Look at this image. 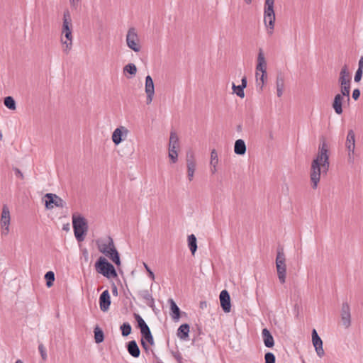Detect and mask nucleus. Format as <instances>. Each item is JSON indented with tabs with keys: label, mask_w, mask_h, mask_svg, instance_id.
<instances>
[{
	"label": "nucleus",
	"mask_w": 363,
	"mask_h": 363,
	"mask_svg": "<svg viewBox=\"0 0 363 363\" xmlns=\"http://www.w3.org/2000/svg\"><path fill=\"white\" fill-rule=\"evenodd\" d=\"M189 325L188 323L182 324L177 329V335L181 340H186L189 338Z\"/></svg>",
	"instance_id": "obj_25"
},
{
	"label": "nucleus",
	"mask_w": 363,
	"mask_h": 363,
	"mask_svg": "<svg viewBox=\"0 0 363 363\" xmlns=\"http://www.w3.org/2000/svg\"><path fill=\"white\" fill-rule=\"evenodd\" d=\"M38 350L40 352L42 359L44 361H45L47 359V352H46L45 347H44V345L43 344H40L38 345Z\"/></svg>",
	"instance_id": "obj_44"
},
{
	"label": "nucleus",
	"mask_w": 363,
	"mask_h": 363,
	"mask_svg": "<svg viewBox=\"0 0 363 363\" xmlns=\"http://www.w3.org/2000/svg\"><path fill=\"white\" fill-rule=\"evenodd\" d=\"M134 318L137 322V327L140 330V333L150 329L143 318L138 313H134Z\"/></svg>",
	"instance_id": "obj_31"
},
{
	"label": "nucleus",
	"mask_w": 363,
	"mask_h": 363,
	"mask_svg": "<svg viewBox=\"0 0 363 363\" xmlns=\"http://www.w3.org/2000/svg\"><path fill=\"white\" fill-rule=\"evenodd\" d=\"M168 302L170 306L169 314H170L172 318L175 321L179 320L180 318V316H181V311H180L179 308L178 307V306L177 305V303L174 302V301L172 298H169L168 300Z\"/></svg>",
	"instance_id": "obj_21"
},
{
	"label": "nucleus",
	"mask_w": 363,
	"mask_h": 363,
	"mask_svg": "<svg viewBox=\"0 0 363 363\" xmlns=\"http://www.w3.org/2000/svg\"><path fill=\"white\" fill-rule=\"evenodd\" d=\"M95 269L99 273L105 277L116 278L118 274L114 266L110 263L104 257H99L95 262Z\"/></svg>",
	"instance_id": "obj_4"
},
{
	"label": "nucleus",
	"mask_w": 363,
	"mask_h": 363,
	"mask_svg": "<svg viewBox=\"0 0 363 363\" xmlns=\"http://www.w3.org/2000/svg\"><path fill=\"white\" fill-rule=\"evenodd\" d=\"M121 334L123 337H126L131 333V325L129 323L125 322L123 323L121 327Z\"/></svg>",
	"instance_id": "obj_38"
},
{
	"label": "nucleus",
	"mask_w": 363,
	"mask_h": 363,
	"mask_svg": "<svg viewBox=\"0 0 363 363\" xmlns=\"http://www.w3.org/2000/svg\"><path fill=\"white\" fill-rule=\"evenodd\" d=\"M216 165L217 164L211 165V171L212 174H215L216 172V171H217Z\"/></svg>",
	"instance_id": "obj_55"
},
{
	"label": "nucleus",
	"mask_w": 363,
	"mask_h": 363,
	"mask_svg": "<svg viewBox=\"0 0 363 363\" xmlns=\"http://www.w3.org/2000/svg\"><path fill=\"white\" fill-rule=\"evenodd\" d=\"M352 77L347 65H345L340 72L338 82H351Z\"/></svg>",
	"instance_id": "obj_28"
},
{
	"label": "nucleus",
	"mask_w": 363,
	"mask_h": 363,
	"mask_svg": "<svg viewBox=\"0 0 363 363\" xmlns=\"http://www.w3.org/2000/svg\"><path fill=\"white\" fill-rule=\"evenodd\" d=\"M277 88L284 89V79L281 76H277L276 81Z\"/></svg>",
	"instance_id": "obj_45"
},
{
	"label": "nucleus",
	"mask_w": 363,
	"mask_h": 363,
	"mask_svg": "<svg viewBox=\"0 0 363 363\" xmlns=\"http://www.w3.org/2000/svg\"><path fill=\"white\" fill-rule=\"evenodd\" d=\"M169 157L172 163L177 162L178 154L176 150V148L169 147Z\"/></svg>",
	"instance_id": "obj_41"
},
{
	"label": "nucleus",
	"mask_w": 363,
	"mask_h": 363,
	"mask_svg": "<svg viewBox=\"0 0 363 363\" xmlns=\"http://www.w3.org/2000/svg\"><path fill=\"white\" fill-rule=\"evenodd\" d=\"M360 94V90L359 89H354L352 95L353 99L357 101L359 98Z\"/></svg>",
	"instance_id": "obj_47"
},
{
	"label": "nucleus",
	"mask_w": 363,
	"mask_h": 363,
	"mask_svg": "<svg viewBox=\"0 0 363 363\" xmlns=\"http://www.w3.org/2000/svg\"><path fill=\"white\" fill-rule=\"evenodd\" d=\"M186 160L188 179L189 181H191L196 169V161L194 160V152L191 150H189L186 152Z\"/></svg>",
	"instance_id": "obj_11"
},
{
	"label": "nucleus",
	"mask_w": 363,
	"mask_h": 363,
	"mask_svg": "<svg viewBox=\"0 0 363 363\" xmlns=\"http://www.w3.org/2000/svg\"><path fill=\"white\" fill-rule=\"evenodd\" d=\"M245 1L247 4H250L252 2V0H245Z\"/></svg>",
	"instance_id": "obj_61"
},
{
	"label": "nucleus",
	"mask_w": 363,
	"mask_h": 363,
	"mask_svg": "<svg viewBox=\"0 0 363 363\" xmlns=\"http://www.w3.org/2000/svg\"><path fill=\"white\" fill-rule=\"evenodd\" d=\"M312 342L318 356L320 357H323L325 352L323 348V341L319 337L315 329L312 330Z\"/></svg>",
	"instance_id": "obj_14"
},
{
	"label": "nucleus",
	"mask_w": 363,
	"mask_h": 363,
	"mask_svg": "<svg viewBox=\"0 0 363 363\" xmlns=\"http://www.w3.org/2000/svg\"><path fill=\"white\" fill-rule=\"evenodd\" d=\"M341 319L342 324L345 328H348L351 324L350 308L347 302H344L341 308Z\"/></svg>",
	"instance_id": "obj_17"
},
{
	"label": "nucleus",
	"mask_w": 363,
	"mask_h": 363,
	"mask_svg": "<svg viewBox=\"0 0 363 363\" xmlns=\"http://www.w3.org/2000/svg\"><path fill=\"white\" fill-rule=\"evenodd\" d=\"M262 335L265 347L272 348L274 345V340L272 335L267 328H264L262 331Z\"/></svg>",
	"instance_id": "obj_22"
},
{
	"label": "nucleus",
	"mask_w": 363,
	"mask_h": 363,
	"mask_svg": "<svg viewBox=\"0 0 363 363\" xmlns=\"http://www.w3.org/2000/svg\"><path fill=\"white\" fill-rule=\"evenodd\" d=\"M63 230H69V224H67V225H64Z\"/></svg>",
	"instance_id": "obj_59"
},
{
	"label": "nucleus",
	"mask_w": 363,
	"mask_h": 363,
	"mask_svg": "<svg viewBox=\"0 0 363 363\" xmlns=\"http://www.w3.org/2000/svg\"><path fill=\"white\" fill-rule=\"evenodd\" d=\"M330 162L328 145L324 140L319 145L318 154L312 161L310 178L312 182V188L315 189L320 182L321 173L327 174L329 170Z\"/></svg>",
	"instance_id": "obj_1"
},
{
	"label": "nucleus",
	"mask_w": 363,
	"mask_h": 363,
	"mask_svg": "<svg viewBox=\"0 0 363 363\" xmlns=\"http://www.w3.org/2000/svg\"><path fill=\"white\" fill-rule=\"evenodd\" d=\"M4 104L7 108L11 111H14L16 109V101L14 100L13 97L11 96H6L4 99Z\"/></svg>",
	"instance_id": "obj_33"
},
{
	"label": "nucleus",
	"mask_w": 363,
	"mask_h": 363,
	"mask_svg": "<svg viewBox=\"0 0 363 363\" xmlns=\"http://www.w3.org/2000/svg\"><path fill=\"white\" fill-rule=\"evenodd\" d=\"M126 43L128 47L135 52L141 50L140 40L134 28H130L126 35Z\"/></svg>",
	"instance_id": "obj_7"
},
{
	"label": "nucleus",
	"mask_w": 363,
	"mask_h": 363,
	"mask_svg": "<svg viewBox=\"0 0 363 363\" xmlns=\"http://www.w3.org/2000/svg\"><path fill=\"white\" fill-rule=\"evenodd\" d=\"M179 144V138L174 131H171L169 136V147L177 148Z\"/></svg>",
	"instance_id": "obj_36"
},
{
	"label": "nucleus",
	"mask_w": 363,
	"mask_h": 363,
	"mask_svg": "<svg viewBox=\"0 0 363 363\" xmlns=\"http://www.w3.org/2000/svg\"><path fill=\"white\" fill-rule=\"evenodd\" d=\"M98 248L99 250L104 254L105 255H107V254L109 252V250L111 248V245H109V239L108 238V242L107 243H102L100 244L99 241L97 242Z\"/></svg>",
	"instance_id": "obj_39"
},
{
	"label": "nucleus",
	"mask_w": 363,
	"mask_h": 363,
	"mask_svg": "<svg viewBox=\"0 0 363 363\" xmlns=\"http://www.w3.org/2000/svg\"><path fill=\"white\" fill-rule=\"evenodd\" d=\"M358 69H360V70L363 72V56H362L359 60Z\"/></svg>",
	"instance_id": "obj_52"
},
{
	"label": "nucleus",
	"mask_w": 363,
	"mask_h": 363,
	"mask_svg": "<svg viewBox=\"0 0 363 363\" xmlns=\"http://www.w3.org/2000/svg\"><path fill=\"white\" fill-rule=\"evenodd\" d=\"M72 19L70 16L69 11L68 10L64 12L63 15V23L62 28V35H64L66 40H63V38H61V42L63 45H65L63 51L67 54L71 50L72 46Z\"/></svg>",
	"instance_id": "obj_2"
},
{
	"label": "nucleus",
	"mask_w": 363,
	"mask_h": 363,
	"mask_svg": "<svg viewBox=\"0 0 363 363\" xmlns=\"http://www.w3.org/2000/svg\"><path fill=\"white\" fill-rule=\"evenodd\" d=\"M362 72H362L360 69H357V70L355 72L354 78L355 82H359L361 80L362 77Z\"/></svg>",
	"instance_id": "obj_46"
},
{
	"label": "nucleus",
	"mask_w": 363,
	"mask_h": 363,
	"mask_svg": "<svg viewBox=\"0 0 363 363\" xmlns=\"http://www.w3.org/2000/svg\"><path fill=\"white\" fill-rule=\"evenodd\" d=\"M265 363H275L276 357L275 355L270 352H268L264 355Z\"/></svg>",
	"instance_id": "obj_43"
},
{
	"label": "nucleus",
	"mask_w": 363,
	"mask_h": 363,
	"mask_svg": "<svg viewBox=\"0 0 363 363\" xmlns=\"http://www.w3.org/2000/svg\"><path fill=\"white\" fill-rule=\"evenodd\" d=\"M123 72L128 73L130 74V77H128V78H131L133 76L135 75L137 72V67L135 64L129 63L126 65L123 68Z\"/></svg>",
	"instance_id": "obj_35"
},
{
	"label": "nucleus",
	"mask_w": 363,
	"mask_h": 363,
	"mask_svg": "<svg viewBox=\"0 0 363 363\" xmlns=\"http://www.w3.org/2000/svg\"><path fill=\"white\" fill-rule=\"evenodd\" d=\"M145 93L147 95L146 103L147 104H151L155 94V86L152 78L150 75H147L145 77Z\"/></svg>",
	"instance_id": "obj_12"
},
{
	"label": "nucleus",
	"mask_w": 363,
	"mask_h": 363,
	"mask_svg": "<svg viewBox=\"0 0 363 363\" xmlns=\"http://www.w3.org/2000/svg\"><path fill=\"white\" fill-rule=\"evenodd\" d=\"M141 334V345L147 354L150 352L154 353L153 350L149 347L148 344L151 346L155 345L153 336L151 333L150 329L140 333Z\"/></svg>",
	"instance_id": "obj_9"
},
{
	"label": "nucleus",
	"mask_w": 363,
	"mask_h": 363,
	"mask_svg": "<svg viewBox=\"0 0 363 363\" xmlns=\"http://www.w3.org/2000/svg\"><path fill=\"white\" fill-rule=\"evenodd\" d=\"M69 1H70L71 4L73 6H77L79 0H69Z\"/></svg>",
	"instance_id": "obj_56"
},
{
	"label": "nucleus",
	"mask_w": 363,
	"mask_h": 363,
	"mask_svg": "<svg viewBox=\"0 0 363 363\" xmlns=\"http://www.w3.org/2000/svg\"><path fill=\"white\" fill-rule=\"evenodd\" d=\"M13 170L14 171L15 175L17 177H19L20 179H23V178H24L23 174L22 173V172L18 168L13 167Z\"/></svg>",
	"instance_id": "obj_48"
},
{
	"label": "nucleus",
	"mask_w": 363,
	"mask_h": 363,
	"mask_svg": "<svg viewBox=\"0 0 363 363\" xmlns=\"http://www.w3.org/2000/svg\"><path fill=\"white\" fill-rule=\"evenodd\" d=\"M175 357H176L177 360L179 363H181L182 357H181L179 354H178L177 356H175Z\"/></svg>",
	"instance_id": "obj_58"
},
{
	"label": "nucleus",
	"mask_w": 363,
	"mask_h": 363,
	"mask_svg": "<svg viewBox=\"0 0 363 363\" xmlns=\"http://www.w3.org/2000/svg\"><path fill=\"white\" fill-rule=\"evenodd\" d=\"M283 89H284L277 88V96H278V97H280V96L282 95V94H283Z\"/></svg>",
	"instance_id": "obj_54"
},
{
	"label": "nucleus",
	"mask_w": 363,
	"mask_h": 363,
	"mask_svg": "<svg viewBox=\"0 0 363 363\" xmlns=\"http://www.w3.org/2000/svg\"><path fill=\"white\" fill-rule=\"evenodd\" d=\"M127 350L133 357L138 358L140 354V348L135 340H130L127 343Z\"/></svg>",
	"instance_id": "obj_23"
},
{
	"label": "nucleus",
	"mask_w": 363,
	"mask_h": 363,
	"mask_svg": "<svg viewBox=\"0 0 363 363\" xmlns=\"http://www.w3.org/2000/svg\"><path fill=\"white\" fill-rule=\"evenodd\" d=\"M207 302L206 301H202L200 302L199 307L201 309H205L207 308Z\"/></svg>",
	"instance_id": "obj_53"
},
{
	"label": "nucleus",
	"mask_w": 363,
	"mask_h": 363,
	"mask_svg": "<svg viewBox=\"0 0 363 363\" xmlns=\"http://www.w3.org/2000/svg\"><path fill=\"white\" fill-rule=\"evenodd\" d=\"M128 130L124 126H120L115 129L112 134V140L115 145L120 144L127 136Z\"/></svg>",
	"instance_id": "obj_15"
},
{
	"label": "nucleus",
	"mask_w": 363,
	"mask_h": 363,
	"mask_svg": "<svg viewBox=\"0 0 363 363\" xmlns=\"http://www.w3.org/2000/svg\"><path fill=\"white\" fill-rule=\"evenodd\" d=\"M339 84L340 86V93L345 96L347 101H349L351 82H339Z\"/></svg>",
	"instance_id": "obj_29"
},
{
	"label": "nucleus",
	"mask_w": 363,
	"mask_h": 363,
	"mask_svg": "<svg viewBox=\"0 0 363 363\" xmlns=\"http://www.w3.org/2000/svg\"><path fill=\"white\" fill-rule=\"evenodd\" d=\"M256 69L257 72L258 71H260L261 72L267 71V63L262 49H259V50Z\"/></svg>",
	"instance_id": "obj_26"
},
{
	"label": "nucleus",
	"mask_w": 363,
	"mask_h": 363,
	"mask_svg": "<svg viewBox=\"0 0 363 363\" xmlns=\"http://www.w3.org/2000/svg\"><path fill=\"white\" fill-rule=\"evenodd\" d=\"M197 335L199 336L202 333V330L200 326L196 325Z\"/></svg>",
	"instance_id": "obj_57"
},
{
	"label": "nucleus",
	"mask_w": 363,
	"mask_h": 363,
	"mask_svg": "<svg viewBox=\"0 0 363 363\" xmlns=\"http://www.w3.org/2000/svg\"><path fill=\"white\" fill-rule=\"evenodd\" d=\"M234 152L236 155H243L246 152V145L243 140L238 139L235 141L234 145Z\"/></svg>",
	"instance_id": "obj_27"
},
{
	"label": "nucleus",
	"mask_w": 363,
	"mask_h": 363,
	"mask_svg": "<svg viewBox=\"0 0 363 363\" xmlns=\"http://www.w3.org/2000/svg\"><path fill=\"white\" fill-rule=\"evenodd\" d=\"M232 89L233 90V92L236 94V95L240 98L245 97V91L244 88L241 85H235L234 83L232 84Z\"/></svg>",
	"instance_id": "obj_40"
},
{
	"label": "nucleus",
	"mask_w": 363,
	"mask_h": 363,
	"mask_svg": "<svg viewBox=\"0 0 363 363\" xmlns=\"http://www.w3.org/2000/svg\"><path fill=\"white\" fill-rule=\"evenodd\" d=\"M111 305V297L108 290L104 291L99 296V306L101 311L106 312L109 309Z\"/></svg>",
	"instance_id": "obj_19"
},
{
	"label": "nucleus",
	"mask_w": 363,
	"mask_h": 363,
	"mask_svg": "<svg viewBox=\"0 0 363 363\" xmlns=\"http://www.w3.org/2000/svg\"><path fill=\"white\" fill-rule=\"evenodd\" d=\"M94 333L96 343L99 344L104 340V332L99 326L94 328Z\"/></svg>",
	"instance_id": "obj_34"
},
{
	"label": "nucleus",
	"mask_w": 363,
	"mask_h": 363,
	"mask_svg": "<svg viewBox=\"0 0 363 363\" xmlns=\"http://www.w3.org/2000/svg\"><path fill=\"white\" fill-rule=\"evenodd\" d=\"M72 227L74 236L78 242H82L88 231V222L86 219L81 215H72Z\"/></svg>",
	"instance_id": "obj_3"
},
{
	"label": "nucleus",
	"mask_w": 363,
	"mask_h": 363,
	"mask_svg": "<svg viewBox=\"0 0 363 363\" xmlns=\"http://www.w3.org/2000/svg\"><path fill=\"white\" fill-rule=\"evenodd\" d=\"M345 146L348 151L349 160H350L352 159L351 155L354 154L355 147V135L352 130L348 131Z\"/></svg>",
	"instance_id": "obj_18"
},
{
	"label": "nucleus",
	"mask_w": 363,
	"mask_h": 363,
	"mask_svg": "<svg viewBox=\"0 0 363 363\" xmlns=\"http://www.w3.org/2000/svg\"><path fill=\"white\" fill-rule=\"evenodd\" d=\"M240 128H241V125H239L238 126V129H240Z\"/></svg>",
	"instance_id": "obj_63"
},
{
	"label": "nucleus",
	"mask_w": 363,
	"mask_h": 363,
	"mask_svg": "<svg viewBox=\"0 0 363 363\" xmlns=\"http://www.w3.org/2000/svg\"><path fill=\"white\" fill-rule=\"evenodd\" d=\"M344 97H345V96L342 95V93H339L335 96V98L333 99L332 107L333 108L335 112L337 115H340L343 112L342 102L344 100Z\"/></svg>",
	"instance_id": "obj_20"
},
{
	"label": "nucleus",
	"mask_w": 363,
	"mask_h": 363,
	"mask_svg": "<svg viewBox=\"0 0 363 363\" xmlns=\"http://www.w3.org/2000/svg\"><path fill=\"white\" fill-rule=\"evenodd\" d=\"M2 137H3L2 133L0 132V140L2 139Z\"/></svg>",
	"instance_id": "obj_62"
},
{
	"label": "nucleus",
	"mask_w": 363,
	"mask_h": 363,
	"mask_svg": "<svg viewBox=\"0 0 363 363\" xmlns=\"http://www.w3.org/2000/svg\"><path fill=\"white\" fill-rule=\"evenodd\" d=\"M241 86H243L244 89L246 88L247 85V77L245 76H244L242 79H241Z\"/></svg>",
	"instance_id": "obj_50"
},
{
	"label": "nucleus",
	"mask_w": 363,
	"mask_h": 363,
	"mask_svg": "<svg viewBox=\"0 0 363 363\" xmlns=\"http://www.w3.org/2000/svg\"><path fill=\"white\" fill-rule=\"evenodd\" d=\"M285 262L286 257L284 249L282 247L279 246L277 250L276 268L278 278L281 284L286 282V266Z\"/></svg>",
	"instance_id": "obj_5"
},
{
	"label": "nucleus",
	"mask_w": 363,
	"mask_h": 363,
	"mask_svg": "<svg viewBox=\"0 0 363 363\" xmlns=\"http://www.w3.org/2000/svg\"><path fill=\"white\" fill-rule=\"evenodd\" d=\"M15 363H23V362L21 359H17Z\"/></svg>",
	"instance_id": "obj_60"
},
{
	"label": "nucleus",
	"mask_w": 363,
	"mask_h": 363,
	"mask_svg": "<svg viewBox=\"0 0 363 363\" xmlns=\"http://www.w3.org/2000/svg\"><path fill=\"white\" fill-rule=\"evenodd\" d=\"M139 296L145 300L146 304L150 307L152 310L155 308V299L153 298L152 294L149 292L148 290H142L139 291Z\"/></svg>",
	"instance_id": "obj_24"
},
{
	"label": "nucleus",
	"mask_w": 363,
	"mask_h": 363,
	"mask_svg": "<svg viewBox=\"0 0 363 363\" xmlns=\"http://www.w3.org/2000/svg\"><path fill=\"white\" fill-rule=\"evenodd\" d=\"M144 267H145V269L147 270L149 277L151 278L152 280H154L155 274H154L153 272L149 268V267L147 266V264L144 263Z\"/></svg>",
	"instance_id": "obj_49"
},
{
	"label": "nucleus",
	"mask_w": 363,
	"mask_h": 363,
	"mask_svg": "<svg viewBox=\"0 0 363 363\" xmlns=\"http://www.w3.org/2000/svg\"><path fill=\"white\" fill-rule=\"evenodd\" d=\"M45 279L46 281V286L50 288L53 286L55 281V274L52 271H49L45 274Z\"/></svg>",
	"instance_id": "obj_37"
},
{
	"label": "nucleus",
	"mask_w": 363,
	"mask_h": 363,
	"mask_svg": "<svg viewBox=\"0 0 363 363\" xmlns=\"http://www.w3.org/2000/svg\"><path fill=\"white\" fill-rule=\"evenodd\" d=\"M112 294L113 296H118V289L115 284H112Z\"/></svg>",
	"instance_id": "obj_51"
},
{
	"label": "nucleus",
	"mask_w": 363,
	"mask_h": 363,
	"mask_svg": "<svg viewBox=\"0 0 363 363\" xmlns=\"http://www.w3.org/2000/svg\"><path fill=\"white\" fill-rule=\"evenodd\" d=\"M218 154L215 149H213L211 152V165L218 164Z\"/></svg>",
	"instance_id": "obj_42"
},
{
	"label": "nucleus",
	"mask_w": 363,
	"mask_h": 363,
	"mask_svg": "<svg viewBox=\"0 0 363 363\" xmlns=\"http://www.w3.org/2000/svg\"><path fill=\"white\" fill-rule=\"evenodd\" d=\"M220 306L225 313H229L231 311L230 296L226 289L221 291L220 296Z\"/></svg>",
	"instance_id": "obj_13"
},
{
	"label": "nucleus",
	"mask_w": 363,
	"mask_h": 363,
	"mask_svg": "<svg viewBox=\"0 0 363 363\" xmlns=\"http://www.w3.org/2000/svg\"><path fill=\"white\" fill-rule=\"evenodd\" d=\"M267 79V71H264L261 74L256 72V83L257 87L259 88V91H262L265 80Z\"/></svg>",
	"instance_id": "obj_30"
},
{
	"label": "nucleus",
	"mask_w": 363,
	"mask_h": 363,
	"mask_svg": "<svg viewBox=\"0 0 363 363\" xmlns=\"http://www.w3.org/2000/svg\"><path fill=\"white\" fill-rule=\"evenodd\" d=\"M109 245L111 248L109 250V252L106 255L118 267L121 266L120 255L115 247L113 240L111 237L108 236Z\"/></svg>",
	"instance_id": "obj_16"
},
{
	"label": "nucleus",
	"mask_w": 363,
	"mask_h": 363,
	"mask_svg": "<svg viewBox=\"0 0 363 363\" xmlns=\"http://www.w3.org/2000/svg\"><path fill=\"white\" fill-rule=\"evenodd\" d=\"M10 211L9 207L6 205H4L2 208V212L0 219V223L2 228L1 234L6 235L9 232L10 225Z\"/></svg>",
	"instance_id": "obj_10"
},
{
	"label": "nucleus",
	"mask_w": 363,
	"mask_h": 363,
	"mask_svg": "<svg viewBox=\"0 0 363 363\" xmlns=\"http://www.w3.org/2000/svg\"><path fill=\"white\" fill-rule=\"evenodd\" d=\"M188 246L193 255H194L197 250V240L194 234L188 236Z\"/></svg>",
	"instance_id": "obj_32"
},
{
	"label": "nucleus",
	"mask_w": 363,
	"mask_h": 363,
	"mask_svg": "<svg viewBox=\"0 0 363 363\" xmlns=\"http://www.w3.org/2000/svg\"><path fill=\"white\" fill-rule=\"evenodd\" d=\"M44 197L45 198V207L46 209H52L54 206L63 208L65 206V202L55 194L47 193Z\"/></svg>",
	"instance_id": "obj_8"
},
{
	"label": "nucleus",
	"mask_w": 363,
	"mask_h": 363,
	"mask_svg": "<svg viewBox=\"0 0 363 363\" xmlns=\"http://www.w3.org/2000/svg\"><path fill=\"white\" fill-rule=\"evenodd\" d=\"M274 4V0H265L264 21L265 25L271 30L269 32L270 34L272 33L275 22Z\"/></svg>",
	"instance_id": "obj_6"
}]
</instances>
